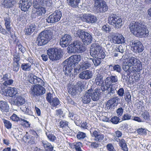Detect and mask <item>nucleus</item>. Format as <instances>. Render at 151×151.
I'll list each match as a JSON object with an SVG mask.
<instances>
[{
	"instance_id": "1",
	"label": "nucleus",
	"mask_w": 151,
	"mask_h": 151,
	"mask_svg": "<svg viewBox=\"0 0 151 151\" xmlns=\"http://www.w3.org/2000/svg\"><path fill=\"white\" fill-rule=\"evenodd\" d=\"M81 59L80 55H74L67 59L65 61L66 65H65L63 68L65 74L70 76L77 73L78 71V68L76 66L78 65V63Z\"/></svg>"
},
{
	"instance_id": "2",
	"label": "nucleus",
	"mask_w": 151,
	"mask_h": 151,
	"mask_svg": "<svg viewBox=\"0 0 151 151\" xmlns=\"http://www.w3.org/2000/svg\"><path fill=\"white\" fill-rule=\"evenodd\" d=\"M131 32L135 36L139 37H145L148 36L149 31L147 28L141 23L133 22L129 25Z\"/></svg>"
},
{
	"instance_id": "3",
	"label": "nucleus",
	"mask_w": 151,
	"mask_h": 151,
	"mask_svg": "<svg viewBox=\"0 0 151 151\" xmlns=\"http://www.w3.org/2000/svg\"><path fill=\"white\" fill-rule=\"evenodd\" d=\"M90 54L93 57L101 59H104L106 56L105 50L98 43L92 44Z\"/></svg>"
},
{
	"instance_id": "4",
	"label": "nucleus",
	"mask_w": 151,
	"mask_h": 151,
	"mask_svg": "<svg viewBox=\"0 0 151 151\" xmlns=\"http://www.w3.org/2000/svg\"><path fill=\"white\" fill-rule=\"evenodd\" d=\"M52 35V33L50 30H46L42 31L37 38L36 43L40 46L46 45L50 40Z\"/></svg>"
},
{
	"instance_id": "5",
	"label": "nucleus",
	"mask_w": 151,
	"mask_h": 151,
	"mask_svg": "<svg viewBox=\"0 0 151 151\" xmlns=\"http://www.w3.org/2000/svg\"><path fill=\"white\" fill-rule=\"evenodd\" d=\"M68 52L69 53L76 52L82 53L86 50L84 45L79 41H76L71 43L67 48Z\"/></svg>"
},
{
	"instance_id": "6",
	"label": "nucleus",
	"mask_w": 151,
	"mask_h": 151,
	"mask_svg": "<svg viewBox=\"0 0 151 151\" xmlns=\"http://www.w3.org/2000/svg\"><path fill=\"white\" fill-rule=\"evenodd\" d=\"M108 22L115 28L117 29L120 28L124 23L122 19L120 16L114 14L110 15L109 17Z\"/></svg>"
},
{
	"instance_id": "7",
	"label": "nucleus",
	"mask_w": 151,
	"mask_h": 151,
	"mask_svg": "<svg viewBox=\"0 0 151 151\" xmlns=\"http://www.w3.org/2000/svg\"><path fill=\"white\" fill-rule=\"evenodd\" d=\"M49 59L52 61H56L61 58L62 56V51L56 48H50L47 51Z\"/></svg>"
},
{
	"instance_id": "8",
	"label": "nucleus",
	"mask_w": 151,
	"mask_h": 151,
	"mask_svg": "<svg viewBox=\"0 0 151 151\" xmlns=\"http://www.w3.org/2000/svg\"><path fill=\"white\" fill-rule=\"evenodd\" d=\"M94 6L99 12H104L107 10L108 7L103 0H94Z\"/></svg>"
},
{
	"instance_id": "9",
	"label": "nucleus",
	"mask_w": 151,
	"mask_h": 151,
	"mask_svg": "<svg viewBox=\"0 0 151 151\" xmlns=\"http://www.w3.org/2000/svg\"><path fill=\"white\" fill-rule=\"evenodd\" d=\"M139 60L138 59L134 57H131L129 58L123 63V68L124 70L125 71H127Z\"/></svg>"
},
{
	"instance_id": "10",
	"label": "nucleus",
	"mask_w": 151,
	"mask_h": 151,
	"mask_svg": "<svg viewBox=\"0 0 151 151\" xmlns=\"http://www.w3.org/2000/svg\"><path fill=\"white\" fill-rule=\"evenodd\" d=\"M62 16L61 12L59 10L55 11L47 17L46 21L49 23H53L59 21Z\"/></svg>"
},
{
	"instance_id": "11",
	"label": "nucleus",
	"mask_w": 151,
	"mask_h": 151,
	"mask_svg": "<svg viewBox=\"0 0 151 151\" xmlns=\"http://www.w3.org/2000/svg\"><path fill=\"white\" fill-rule=\"evenodd\" d=\"M42 86L35 85L31 88V94L33 97L42 95L45 93V89Z\"/></svg>"
},
{
	"instance_id": "12",
	"label": "nucleus",
	"mask_w": 151,
	"mask_h": 151,
	"mask_svg": "<svg viewBox=\"0 0 151 151\" xmlns=\"http://www.w3.org/2000/svg\"><path fill=\"white\" fill-rule=\"evenodd\" d=\"M132 48L135 53H140L144 49V47L141 42L138 40H133L132 42Z\"/></svg>"
},
{
	"instance_id": "13",
	"label": "nucleus",
	"mask_w": 151,
	"mask_h": 151,
	"mask_svg": "<svg viewBox=\"0 0 151 151\" xmlns=\"http://www.w3.org/2000/svg\"><path fill=\"white\" fill-rule=\"evenodd\" d=\"M81 18L83 22L88 23H93L97 21L96 17L91 14H85L82 15Z\"/></svg>"
},
{
	"instance_id": "14",
	"label": "nucleus",
	"mask_w": 151,
	"mask_h": 151,
	"mask_svg": "<svg viewBox=\"0 0 151 151\" xmlns=\"http://www.w3.org/2000/svg\"><path fill=\"white\" fill-rule=\"evenodd\" d=\"M85 61L81 63L79 68L77 67L79 70H83L87 69H89L91 67L92 65V61L90 59L87 57L85 58Z\"/></svg>"
},
{
	"instance_id": "15",
	"label": "nucleus",
	"mask_w": 151,
	"mask_h": 151,
	"mask_svg": "<svg viewBox=\"0 0 151 151\" xmlns=\"http://www.w3.org/2000/svg\"><path fill=\"white\" fill-rule=\"evenodd\" d=\"M28 81L32 84L38 85V86H45V82L40 78L35 76H30L28 79Z\"/></svg>"
},
{
	"instance_id": "16",
	"label": "nucleus",
	"mask_w": 151,
	"mask_h": 151,
	"mask_svg": "<svg viewBox=\"0 0 151 151\" xmlns=\"http://www.w3.org/2000/svg\"><path fill=\"white\" fill-rule=\"evenodd\" d=\"M101 93V89L98 88L93 91L92 90V91L90 92L91 100L94 101H98L100 98Z\"/></svg>"
},
{
	"instance_id": "17",
	"label": "nucleus",
	"mask_w": 151,
	"mask_h": 151,
	"mask_svg": "<svg viewBox=\"0 0 151 151\" xmlns=\"http://www.w3.org/2000/svg\"><path fill=\"white\" fill-rule=\"evenodd\" d=\"M112 39L113 42L115 44H119L125 42V38L120 34H114L112 36Z\"/></svg>"
},
{
	"instance_id": "18",
	"label": "nucleus",
	"mask_w": 151,
	"mask_h": 151,
	"mask_svg": "<svg viewBox=\"0 0 151 151\" xmlns=\"http://www.w3.org/2000/svg\"><path fill=\"white\" fill-rule=\"evenodd\" d=\"M72 40V37L69 35H65L60 40V44L63 47L68 46Z\"/></svg>"
},
{
	"instance_id": "19",
	"label": "nucleus",
	"mask_w": 151,
	"mask_h": 151,
	"mask_svg": "<svg viewBox=\"0 0 151 151\" xmlns=\"http://www.w3.org/2000/svg\"><path fill=\"white\" fill-rule=\"evenodd\" d=\"M90 132L91 134L92 137H94V140L96 141H101L104 138V135L101 133L99 134L97 131L93 129H91Z\"/></svg>"
},
{
	"instance_id": "20",
	"label": "nucleus",
	"mask_w": 151,
	"mask_h": 151,
	"mask_svg": "<svg viewBox=\"0 0 151 151\" xmlns=\"http://www.w3.org/2000/svg\"><path fill=\"white\" fill-rule=\"evenodd\" d=\"M93 76L92 72L90 70H84L79 74V77L82 79L88 80L91 78Z\"/></svg>"
},
{
	"instance_id": "21",
	"label": "nucleus",
	"mask_w": 151,
	"mask_h": 151,
	"mask_svg": "<svg viewBox=\"0 0 151 151\" xmlns=\"http://www.w3.org/2000/svg\"><path fill=\"white\" fill-rule=\"evenodd\" d=\"M36 8V12L31 15V16L33 18H36L39 16L44 15L46 12V9L44 7L40 6Z\"/></svg>"
},
{
	"instance_id": "22",
	"label": "nucleus",
	"mask_w": 151,
	"mask_h": 151,
	"mask_svg": "<svg viewBox=\"0 0 151 151\" xmlns=\"http://www.w3.org/2000/svg\"><path fill=\"white\" fill-rule=\"evenodd\" d=\"M37 28L36 24L34 23L30 24L25 27L24 33L25 35H30L33 33Z\"/></svg>"
},
{
	"instance_id": "23",
	"label": "nucleus",
	"mask_w": 151,
	"mask_h": 151,
	"mask_svg": "<svg viewBox=\"0 0 151 151\" xmlns=\"http://www.w3.org/2000/svg\"><path fill=\"white\" fill-rule=\"evenodd\" d=\"M142 69V65L141 61L139 60L133 66L127 71L129 73L137 72H139Z\"/></svg>"
},
{
	"instance_id": "24",
	"label": "nucleus",
	"mask_w": 151,
	"mask_h": 151,
	"mask_svg": "<svg viewBox=\"0 0 151 151\" xmlns=\"http://www.w3.org/2000/svg\"><path fill=\"white\" fill-rule=\"evenodd\" d=\"M92 89L91 88L88 90L85 94L82 97V101L84 104H88L91 101L90 92H92Z\"/></svg>"
},
{
	"instance_id": "25",
	"label": "nucleus",
	"mask_w": 151,
	"mask_h": 151,
	"mask_svg": "<svg viewBox=\"0 0 151 151\" xmlns=\"http://www.w3.org/2000/svg\"><path fill=\"white\" fill-rule=\"evenodd\" d=\"M105 82L106 85L113 84L112 83L117 84L118 83V77L116 75H111L106 78Z\"/></svg>"
},
{
	"instance_id": "26",
	"label": "nucleus",
	"mask_w": 151,
	"mask_h": 151,
	"mask_svg": "<svg viewBox=\"0 0 151 151\" xmlns=\"http://www.w3.org/2000/svg\"><path fill=\"white\" fill-rule=\"evenodd\" d=\"M84 44H89L91 42L92 38L91 35L89 33L85 32L84 33V35L81 38Z\"/></svg>"
},
{
	"instance_id": "27",
	"label": "nucleus",
	"mask_w": 151,
	"mask_h": 151,
	"mask_svg": "<svg viewBox=\"0 0 151 151\" xmlns=\"http://www.w3.org/2000/svg\"><path fill=\"white\" fill-rule=\"evenodd\" d=\"M102 70V68H100L99 70H96L98 73L97 75V76L95 80V82L96 84L98 86H101L103 85L104 83L103 76L101 73H99V71Z\"/></svg>"
},
{
	"instance_id": "28",
	"label": "nucleus",
	"mask_w": 151,
	"mask_h": 151,
	"mask_svg": "<svg viewBox=\"0 0 151 151\" xmlns=\"http://www.w3.org/2000/svg\"><path fill=\"white\" fill-rule=\"evenodd\" d=\"M1 3L4 8H9L15 4L16 2L14 0H2Z\"/></svg>"
},
{
	"instance_id": "29",
	"label": "nucleus",
	"mask_w": 151,
	"mask_h": 151,
	"mask_svg": "<svg viewBox=\"0 0 151 151\" xmlns=\"http://www.w3.org/2000/svg\"><path fill=\"white\" fill-rule=\"evenodd\" d=\"M0 110L2 112H9V108L7 102L3 101H0Z\"/></svg>"
},
{
	"instance_id": "30",
	"label": "nucleus",
	"mask_w": 151,
	"mask_h": 151,
	"mask_svg": "<svg viewBox=\"0 0 151 151\" xmlns=\"http://www.w3.org/2000/svg\"><path fill=\"white\" fill-rule=\"evenodd\" d=\"M119 99L117 97L113 98L109 100L107 102L106 106L109 108H112L118 104V100Z\"/></svg>"
},
{
	"instance_id": "31",
	"label": "nucleus",
	"mask_w": 151,
	"mask_h": 151,
	"mask_svg": "<svg viewBox=\"0 0 151 151\" xmlns=\"http://www.w3.org/2000/svg\"><path fill=\"white\" fill-rule=\"evenodd\" d=\"M4 20L5 22L4 25L6 29L8 32L11 34V29L12 28L10 26V18L8 15H6V16L4 18Z\"/></svg>"
},
{
	"instance_id": "32",
	"label": "nucleus",
	"mask_w": 151,
	"mask_h": 151,
	"mask_svg": "<svg viewBox=\"0 0 151 151\" xmlns=\"http://www.w3.org/2000/svg\"><path fill=\"white\" fill-rule=\"evenodd\" d=\"M31 2H21L20 1L19 4V7L21 10L23 11L26 12L28 10L31 6Z\"/></svg>"
},
{
	"instance_id": "33",
	"label": "nucleus",
	"mask_w": 151,
	"mask_h": 151,
	"mask_svg": "<svg viewBox=\"0 0 151 151\" xmlns=\"http://www.w3.org/2000/svg\"><path fill=\"white\" fill-rule=\"evenodd\" d=\"M17 93V90L15 88L10 87L6 89L5 95L8 96L10 97H13Z\"/></svg>"
},
{
	"instance_id": "34",
	"label": "nucleus",
	"mask_w": 151,
	"mask_h": 151,
	"mask_svg": "<svg viewBox=\"0 0 151 151\" xmlns=\"http://www.w3.org/2000/svg\"><path fill=\"white\" fill-rule=\"evenodd\" d=\"M72 31L73 33H74L75 36L78 37L81 39L82 38V37L84 35V33L85 32L79 29L76 27H74Z\"/></svg>"
},
{
	"instance_id": "35",
	"label": "nucleus",
	"mask_w": 151,
	"mask_h": 151,
	"mask_svg": "<svg viewBox=\"0 0 151 151\" xmlns=\"http://www.w3.org/2000/svg\"><path fill=\"white\" fill-rule=\"evenodd\" d=\"M77 90L79 92H81L82 91L81 86H80L78 84L74 86L72 88H70L69 91L72 95H75L77 92Z\"/></svg>"
},
{
	"instance_id": "36",
	"label": "nucleus",
	"mask_w": 151,
	"mask_h": 151,
	"mask_svg": "<svg viewBox=\"0 0 151 151\" xmlns=\"http://www.w3.org/2000/svg\"><path fill=\"white\" fill-rule=\"evenodd\" d=\"M25 102V99L21 96H19L15 100L14 104L16 105L19 106L23 105Z\"/></svg>"
},
{
	"instance_id": "37",
	"label": "nucleus",
	"mask_w": 151,
	"mask_h": 151,
	"mask_svg": "<svg viewBox=\"0 0 151 151\" xmlns=\"http://www.w3.org/2000/svg\"><path fill=\"white\" fill-rule=\"evenodd\" d=\"M42 142L46 150L51 151L53 150V147L50 143L46 141H42Z\"/></svg>"
},
{
	"instance_id": "38",
	"label": "nucleus",
	"mask_w": 151,
	"mask_h": 151,
	"mask_svg": "<svg viewBox=\"0 0 151 151\" xmlns=\"http://www.w3.org/2000/svg\"><path fill=\"white\" fill-rule=\"evenodd\" d=\"M80 0H67L68 5L74 8L78 7Z\"/></svg>"
},
{
	"instance_id": "39",
	"label": "nucleus",
	"mask_w": 151,
	"mask_h": 151,
	"mask_svg": "<svg viewBox=\"0 0 151 151\" xmlns=\"http://www.w3.org/2000/svg\"><path fill=\"white\" fill-rule=\"evenodd\" d=\"M107 85H109L107 95L108 97H110L111 95L115 93L116 88L115 87L114 84Z\"/></svg>"
},
{
	"instance_id": "40",
	"label": "nucleus",
	"mask_w": 151,
	"mask_h": 151,
	"mask_svg": "<svg viewBox=\"0 0 151 151\" xmlns=\"http://www.w3.org/2000/svg\"><path fill=\"white\" fill-rule=\"evenodd\" d=\"M141 118L143 122L148 121L150 119V115L148 112L147 111L143 112L141 115Z\"/></svg>"
},
{
	"instance_id": "41",
	"label": "nucleus",
	"mask_w": 151,
	"mask_h": 151,
	"mask_svg": "<svg viewBox=\"0 0 151 151\" xmlns=\"http://www.w3.org/2000/svg\"><path fill=\"white\" fill-rule=\"evenodd\" d=\"M109 68H111L112 70L116 71L118 73H120L121 71V68L120 66L118 65H116L114 66L112 65H109Z\"/></svg>"
},
{
	"instance_id": "42",
	"label": "nucleus",
	"mask_w": 151,
	"mask_h": 151,
	"mask_svg": "<svg viewBox=\"0 0 151 151\" xmlns=\"http://www.w3.org/2000/svg\"><path fill=\"white\" fill-rule=\"evenodd\" d=\"M119 144V146L124 151H127L128 150V148L126 143L124 139H122L120 140Z\"/></svg>"
},
{
	"instance_id": "43",
	"label": "nucleus",
	"mask_w": 151,
	"mask_h": 151,
	"mask_svg": "<svg viewBox=\"0 0 151 151\" xmlns=\"http://www.w3.org/2000/svg\"><path fill=\"white\" fill-rule=\"evenodd\" d=\"M7 86L4 83H0V93L2 95H5L6 89H5Z\"/></svg>"
},
{
	"instance_id": "44",
	"label": "nucleus",
	"mask_w": 151,
	"mask_h": 151,
	"mask_svg": "<svg viewBox=\"0 0 151 151\" xmlns=\"http://www.w3.org/2000/svg\"><path fill=\"white\" fill-rule=\"evenodd\" d=\"M31 66L29 63H23L21 66L22 70L24 71H29L30 70Z\"/></svg>"
},
{
	"instance_id": "45",
	"label": "nucleus",
	"mask_w": 151,
	"mask_h": 151,
	"mask_svg": "<svg viewBox=\"0 0 151 151\" xmlns=\"http://www.w3.org/2000/svg\"><path fill=\"white\" fill-rule=\"evenodd\" d=\"M60 101L57 98H52V100L49 102L50 105L52 106L55 107L58 105L60 104Z\"/></svg>"
},
{
	"instance_id": "46",
	"label": "nucleus",
	"mask_w": 151,
	"mask_h": 151,
	"mask_svg": "<svg viewBox=\"0 0 151 151\" xmlns=\"http://www.w3.org/2000/svg\"><path fill=\"white\" fill-rule=\"evenodd\" d=\"M46 135L48 139L51 141L53 142L56 140V137L53 134L49 132H46Z\"/></svg>"
},
{
	"instance_id": "47",
	"label": "nucleus",
	"mask_w": 151,
	"mask_h": 151,
	"mask_svg": "<svg viewBox=\"0 0 151 151\" xmlns=\"http://www.w3.org/2000/svg\"><path fill=\"white\" fill-rule=\"evenodd\" d=\"M76 137L78 139L81 140L86 137V134L85 133L82 132H78L76 135Z\"/></svg>"
},
{
	"instance_id": "48",
	"label": "nucleus",
	"mask_w": 151,
	"mask_h": 151,
	"mask_svg": "<svg viewBox=\"0 0 151 151\" xmlns=\"http://www.w3.org/2000/svg\"><path fill=\"white\" fill-rule=\"evenodd\" d=\"M42 0H34L33 4L35 8H38L40 6V5H42Z\"/></svg>"
},
{
	"instance_id": "49",
	"label": "nucleus",
	"mask_w": 151,
	"mask_h": 151,
	"mask_svg": "<svg viewBox=\"0 0 151 151\" xmlns=\"http://www.w3.org/2000/svg\"><path fill=\"white\" fill-rule=\"evenodd\" d=\"M132 116L131 115L128 113L124 114L122 117V120L123 121L132 119Z\"/></svg>"
},
{
	"instance_id": "50",
	"label": "nucleus",
	"mask_w": 151,
	"mask_h": 151,
	"mask_svg": "<svg viewBox=\"0 0 151 151\" xmlns=\"http://www.w3.org/2000/svg\"><path fill=\"white\" fill-rule=\"evenodd\" d=\"M95 59H93L92 58H89L90 60L92 61V65L94 63L95 66H97L100 65L101 62V59H98V58H95Z\"/></svg>"
},
{
	"instance_id": "51",
	"label": "nucleus",
	"mask_w": 151,
	"mask_h": 151,
	"mask_svg": "<svg viewBox=\"0 0 151 151\" xmlns=\"http://www.w3.org/2000/svg\"><path fill=\"white\" fill-rule=\"evenodd\" d=\"M3 120L4 125L6 128L7 129H10L12 126V124L8 120L4 119H3Z\"/></svg>"
},
{
	"instance_id": "52",
	"label": "nucleus",
	"mask_w": 151,
	"mask_h": 151,
	"mask_svg": "<svg viewBox=\"0 0 151 151\" xmlns=\"http://www.w3.org/2000/svg\"><path fill=\"white\" fill-rule=\"evenodd\" d=\"M68 122L65 120H61L59 123L60 127L62 128L68 126Z\"/></svg>"
},
{
	"instance_id": "53",
	"label": "nucleus",
	"mask_w": 151,
	"mask_h": 151,
	"mask_svg": "<svg viewBox=\"0 0 151 151\" xmlns=\"http://www.w3.org/2000/svg\"><path fill=\"white\" fill-rule=\"evenodd\" d=\"M111 28L108 25H104L101 28L103 32H109L111 31Z\"/></svg>"
},
{
	"instance_id": "54",
	"label": "nucleus",
	"mask_w": 151,
	"mask_h": 151,
	"mask_svg": "<svg viewBox=\"0 0 151 151\" xmlns=\"http://www.w3.org/2000/svg\"><path fill=\"white\" fill-rule=\"evenodd\" d=\"M20 65L19 63L13 62V71L17 72L19 70Z\"/></svg>"
},
{
	"instance_id": "55",
	"label": "nucleus",
	"mask_w": 151,
	"mask_h": 151,
	"mask_svg": "<svg viewBox=\"0 0 151 151\" xmlns=\"http://www.w3.org/2000/svg\"><path fill=\"white\" fill-rule=\"evenodd\" d=\"M42 4L43 6H51L52 2V1L50 0H45L44 1H42Z\"/></svg>"
},
{
	"instance_id": "56",
	"label": "nucleus",
	"mask_w": 151,
	"mask_h": 151,
	"mask_svg": "<svg viewBox=\"0 0 151 151\" xmlns=\"http://www.w3.org/2000/svg\"><path fill=\"white\" fill-rule=\"evenodd\" d=\"M17 45L18 46V49L22 53H24L25 52L26 50L25 48L21 43H19L18 41H17Z\"/></svg>"
},
{
	"instance_id": "57",
	"label": "nucleus",
	"mask_w": 151,
	"mask_h": 151,
	"mask_svg": "<svg viewBox=\"0 0 151 151\" xmlns=\"http://www.w3.org/2000/svg\"><path fill=\"white\" fill-rule=\"evenodd\" d=\"M74 120L77 126H80L81 120L80 119V117L79 116L76 115L74 116Z\"/></svg>"
},
{
	"instance_id": "58",
	"label": "nucleus",
	"mask_w": 151,
	"mask_h": 151,
	"mask_svg": "<svg viewBox=\"0 0 151 151\" xmlns=\"http://www.w3.org/2000/svg\"><path fill=\"white\" fill-rule=\"evenodd\" d=\"M13 62L19 63L20 56L18 53H15L13 55Z\"/></svg>"
},
{
	"instance_id": "59",
	"label": "nucleus",
	"mask_w": 151,
	"mask_h": 151,
	"mask_svg": "<svg viewBox=\"0 0 151 151\" xmlns=\"http://www.w3.org/2000/svg\"><path fill=\"white\" fill-rule=\"evenodd\" d=\"M10 119L13 121L18 122L19 121H20L21 118H19L15 114H13L10 117Z\"/></svg>"
},
{
	"instance_id": "60",
	"label": "nucleus",
	"mask_w": 151,
	"mask_h": 151,
	"mask_svg": "<svg viewBox=\"0 0 151 151\" xmlns=\"http://www.w3.org/2000/svg\"><path fill=\"white\" fill-rule=\"evenodd\" d=\"M120 119L116 116H114L111 118V121L112 123L114 124H117L119 122Z\"/></svg>"
},
{
	"instance_id": "61",
	"label": "nucleus",
	"mask_w": 151,
	"mask_h": 151,
	"mask_svg": "<svg viewBox=\"0 0 151 151\" xmlns=\"http://www.w3.org/2000/svg\"><path fill=\"white\" fill-rule=\"evenodd\" d=\"M73 147L75 148L76 150L77 149H80L82 147V144L81 142H77L73 144Z\"/></svg>"
},
{
	"instance_id": "62",
	"label": "nucleus",
	"mask_w": 151,
	"mask_h": 151,
	"mask_svg": "<svg viewBox=\"0 0 151 151\" xmlns=\"http://www.w3.org/2000/svg\"><path fill=\"white\" fill-rule=\"evenodd\" d=\"M106 147L108 151H115L113 145L111 144H108L106 146Z\"/></svg>"
},
{
	"instance_id": "63",
	"label": "nucleus",
	"mask_w": 151,
	"mask_h": 151,
	"mask_svg": "<svg viewBox=\"0 0 151 151\" xmlns=\"http://www.w3.org/2000/svg\"><path fill=\"white\" fill-rule=\"evenodd\" d=\"M52 98H53V95L50 92L48 93L46 96V99L48 102L49 103L52 100Z\"/></svg>"
},
{
	"instance_id": "64",
	"label": "nucleus",
	"mask_w": 151,
	"mask_h": 151,
	"mask_svg": "<svg viewBox=\"0 0 151 151\" xmlns=\"http://www.w3.org/2000/svg\"><path fill=\"white\" fill-rule=\"evenodd\" d=\"M14 82V81L12 79H9L5 81L4 82V83L6 86H10L12 85Z\"/></svg>"
}]
</instances>
